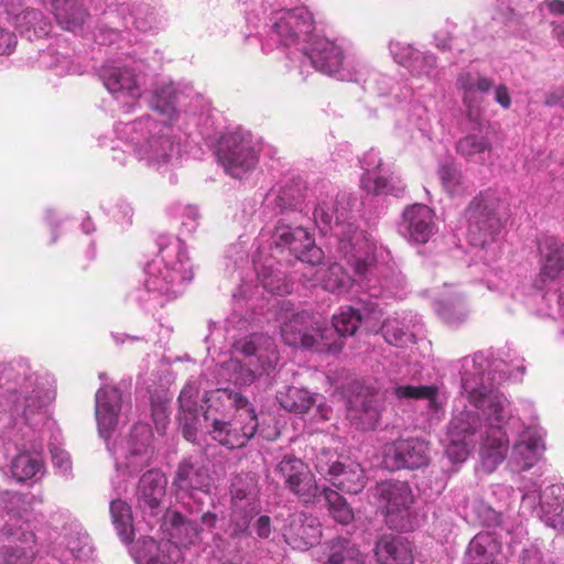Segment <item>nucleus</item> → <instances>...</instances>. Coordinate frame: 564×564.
Masks as SVG:
<instances>
[{
	"mask_svg": "<svg viewBox=\"0 0 564 564\" xmlns=\"http://www.w3.org/2000/svg\"><path fill=\"white\" fill-rule=\"evenodd\" d=\"M313 217L322 231L333 230L338 239L337 251L346 260L358 282L370 281L380 264L389 262L390 251L370 235L347 221L351 198L346 193L319 191L313 202Z\"/></svg>",
	"mask_w": 564,
	"mask_h": 564,
	"instance_id": "nucleus-1",
	"label": "nucleus"
},
{
	"mask_svg": "<svg viewBox=\"0 0 564 564\" xmlns=\"http://www.w3.org/2000/svg\"><path fill=\"white\" fill-rule=\"evenodd\" d=\"M32 497L0 490V564H33Z\"/></svg>",
	"mask_w": 564,
	"mask_h": 564,
	"instance_id": "nucleus-2",
	"label": "nucleus"
},
{
	"mask_svg": "<svg viewBox=\"0 0 564 564\" xmlns=\"http://www.w3.org/2000/svg\"><path fill=\"white\" fill-rule=\"evenodd\" d=\"M518 437L508 465L513 471L533 467L545 451V432L540 427L523 429L520 417L512 414L510 401L496 391V465L507 457L510 438Z\"/></svg>",
	"mask_w": 564,
	"mask_h": 564,
	"instance_id": "nucleus-3",
	"label": "nucleus"
},
{
	"mask_svg": "<svg viewBox=\"0 0 564 564\" xmlns=\"http://www.w3.org/2000/svg\"><path fill=\"white\" fill-rule=\"evenodd\" d=\"M0 395L12 399L13 412L32 429L54 424L48 413L53 392L44 388L29 365L0 362Z\"/></svg>",
	"mask_w": 564,
	"mask_h": 564,
	"instance_id": "nucleus-4",
	"label": "nucleus"
},
{
	"mask_svg": "<svg viewBox=\"0 0 564 564\" xmlns=\"http://www.w3.org/2000/svg\"><path fill=\"white\" fill-rule=\"evenodd\" d=\"M278 362L274 339L265 334H251L234 344L230 358L220 365L219 376L236 387H248L269 376Z\"/></svg>",
	"mask_w": 564,
	"mask_h": 564,
	"instance_id": "nucleus-5",
	"label": "nucleus"
},
{
	"mask_svg": "<svg viewBox=\"0 0 564 564\" xmlns=\"http://www.w3.org/2000/svg\"><path fill=\"white\" fill-rule=\"evenodd\" d=\"M116 133L149 166L160 169L178 160L180 145L173 141L170 128L149 116L117 124Z\"/></svg>",
	"mask_w": 564,
	"mask_h": 564,
	"instance_id": "nucleus-6",
	"label": "nucleus"
},
{
	"mask_svg": "<svg viewBox=\"0 0 564 564\" xmlns=\"http://www.w3.org/2000/svg\"><path fill=\"white\" fill-rule=\"evenodd\" d=\"M540 251L541 269L533 282L530 301L536 305L538 315L564 318V243L547 237Z\"/></svg>",
	"mask_w": 564,
	"mask_h": 564,
	"instance_id": "nucleus-7",
	"label": "nucleus"
},
{
	"mask_svg": "<svg viewBox=\"0 0 564 564\" xmlns=\"http://www.w3.org/2000/svg\"><path fill=\"white\" fill-rule=\"evenodd\" d=\"M159 245L161 258L147 265L144 288L154 296L171 301L183 293L184 283L193 279V271L181 240L176 239L165 247L162 241Z\"/></svg>",
	"mask_w": 564,
	"mask_h": 564,
	"instance_id": "nucleus-8",
	"label": "nucleus"
},
{
	"mask_svg": "<svg viewBox=\"0 0 564 564\" xmlns=\"http://www.w3.org/2000/svg\"><path fill=\"white\" fill-rule=\"evenodd\" d=\"M219 401L223 405L236 409V414L230 421L212 419V429L209 434L213 440L228 448L243 447L256 434L258 429V417L254 409L248 399L241 393L230 389H217L210 393L206 400ZM205 422L210 420L209 412L203 413Z\"/></svg>",
	"mask_w": 564,
	"mask_h": 564,
	"instance_id": "nucleus-9",
	"label": "nucleus"
},
{
	"mask_svg": "<svg viewBox=\"0 0 564 564\" xmlns=\"http://www.w3.org/2000/svg\"><path fill=\"white\" fill-rule=\"evenodd\" d=\"M383 316L381 304L378 301L361 299L360 307L350 306L341 308L340 313L333 316L332 325L318 327L322 350L327 352H339L343 348V338L351 336L360 323H364L370 330H376Z\"/></svg>",
	"mask_w": 564,
	"mask_h": 564,
	"instance_id": "nucleus-10",
	"label": "nucleus"
},
{
	"mask_svg": "<svg viewBox=\"0 0 564 564\" xmlns=\"http://www.w3.org/2000/svg\"><path fill=\"white\" fill-rule=\"evenodd\" d=\"M151 438L150 426L138 423L133 425L127 436L116 441L112 446L108 445V449L116 459L117 473L124 468L130 476H133L149 466L152 455ZM112 486L118 495L127 490L124 480L120 479V474L112 478Z\"/></svg>",
	"mask_w": 564,
	"mask_h": 564,
	"instance_id": "nucleus-11",
	"label": "nucleus"
},
{
	"mask_svg": "<svg viewBox=\"0 0 564 564\" xmlns=\"http://www.w3.org/2000/svg\"><path fill=\"white\" fill-rule=\"evenodd\" d=\"M268 28L263 50H271L275 45L301 52L313 35L314 19L305 7L279 10L271 14Z\"/></svg>",
	"mask_w": 564,
	"mask_h": 564,
	"instance_id": "nucleus-12",
	"label": "nucleus"
},
{
	"mask_svg": "<svg viewBox=\"0 0 564 564\" xmlns=\"http://www.w3.org/2000/svg\"><path fill=\"white\" fill-rule=\"evenodd\" d=\"M521 507L535 512L545 525L560 531L564 525V484H553L543 491L534 480L520 486Z\"/></svg>",
	"mask_w": 564,
	"mask_h": 564,
	"instance_id": "nucleus-13",
	"label": "nucleus"
},
{
	"mask_svg": "<svg viewBox=\"0 0 564 564\" xmlns=\"http://www.w3.org/2000/svg\"><path fill=\"white\" fill-rule=\"evenodd\" d=\"M491 364L481 355L464 359L462 390L475 408L484 415L490 414L494 406Z\"/></svg>",
	"mask_w": 564,
	"mask_h": 564,
	"instance_id": "nucleus-14",
	"label": "nucleus"
},
{
	"mask_svg": "<svg viewBox=\"0 0 564 564\" xmlns=\"http://www.w3.org/2000/svg\"><path fill=\"white\" fill-rule=\"evenodd\" d=\"M217 156L226 173L235 178H240L252 171L258 162L251 134L241 130L221 138Z\"/></svg>",
	"mask_w": 564,
	"mask_h": 564,
	"instance_id": "nucleus-15",
	"label": "nucleus"
},
{
	"mask_svg": "<svg viewBox=\"0 0 564 564\" xmlns=\"http://www.w3.org/2000/svg\"><path fill=\"white\" fill-rule=\"evenodd\" d=\"M286 217H280L272 234V243L276 249H289L301 262L308 263L311 271L323 259V250L318 248L308 231L301 225L292 226Z\"/></svg>",
	"mask_w": 564,
	"mask_h": 564,
	"instance_id": "nucleus-16",
	"label": "nucleus"
},
{
	"mask_svg": "<svg viewBox=\"0 0 564 564\" xmlns=\"http://www.w3.org/2000/svg\"><path fill=\"white\" fill-rule=\"evenodd\" d=\"M275 475L300 502L313 505L319 495V486L308 466L293 455H284L274 468Z\"/></svg>",
	"mask_w": 564,
	"mask_h": 564,
	"instance_id": "nucleus-17",
	"label": "nucleus"
},
{
	"mask_svg": "<svg viewBox=\"0 0 564 564\" xmlns=\"http://www.w3.org/2000/svg\"><path fill=\"white\" fill-rule=\"evenodd\" d=\"M376 496L386 508L387 522L391 528L400 531L412 528L409 514L414 497L408 482L399 480L381 482L376 488Z\"/></svg>",
	"mask_w": 564,
	"mask_h": 564,
	"instance_id": "nucleus-18",
	"label": "nucleus"
},
{
	"mask_svg": "<svg viewBox=\"0 0 564 564\" xmlns=\"http://www.w3.org/2000/svg\"><path fill=\"white\" fill-rule=\"evenodd\" d=\"M100 79L107 90L117 100H123L124 107L132 108L141 96L139 74L128 63L110 62L100 69Z\"/></svg>",
	"mask_w": 564,
	"mask_h": 564,
	"instance_id": "nucleus-19",
	"label": "nucleus"
},
{
	"mask_svg": "<svg viewBox=\"0 0 564 564\" xmlns=\"http://www.w3.org/2000/svg\"><path fill=\"white\" fill-rule=\"evenodd\" d=\"M281 336L285 344L323 351L317 330L318 327H322L319 319L311 316L307 312L295 313L291 308L281 313Z\"/></svg>",
	"mask_w": 564,
	"mask_h": 564,
	"instance_id": "nucleus-20",
	"label": "nucleus"
},
{
	"mask_svg": "<svg viewBox=\"0 0 564 564\" xmlns=\"http://www.w3.org/2000/svg\"><path fill=\"white\" fill-rule=\"evenodd\" d=\"M429 443L419 437L399 438L383 447V464L390 470L427 465Z\"/></svg>",
	"mask_w": 564,
	"mask_h": 564,
	"instance_id": "nucleus-21",
	"label": "nucleus"
},
{
	"mask_svg": "<svg viewBox=\"0 0 564 564\" xmlns=\"http://www.w3.org/2000/svg\"><path fill=\"white\" fill-rule=\"evenodd\" d=\"M300 53L311 62L316 70L328 76H337L343 80L346 79L343 74V51L334 42L313 34L302 46Z\"/></svg>",
	"mask_w": 564,
	"mask_h": 564,
	"instance_id": "nucleus-22",
	"label": "nucleus"
},
{
	"mask_svg": "<svg viewBox=\"0 0 564 564\" xmlns=\"http://www.w3.org/2000/svg\"><path fill=\"white\" fill-rule=\"evenodd\" d=\"M282 534L291 547L305 551L319 542L322 538L321 523L311 513L295 512L286 519Z\"/></svg>",
	"mask_w": 564,
	"mask_h": 564,
	"instance_id": "nucleus-23",
	"label": "nucleus"
},
{
	"mask_svg": "<svg viewBox=\"0 0 564 564\" xmlns=\"http://www.w3.org/2000/svg\"><path fill=\"white\" fill-rule=\"evenodd\" d=\"M398 230L402 237L413 243H426L435 232L433 210L424 204L406 207Z\"/></svg>",
	"mask_w": 564,
	"mask_h": 564,
	"instance_id": "nucleus-24",
	"label": "nucleus"
},
{
	"mask_svg": "<svg viewBox=\"0 0 564 564\" xmlns=\"http://www.w3.org/2000/svg\"><path fill=\"white\" fill-rule=\"evenodd\" d=\"M181 499L189 498L200 501L199 495L207 496L210 487V477L203 466L195 465L188 459L180 463L173 480Z\"/></svg>",
	"mask_w": 564,
	"mask_h": 564,
	"instance_id": "nucleus-25",
	"label": "nucleus"
},
{
	"mask_svg": "<svg viewBox=\"0 0 564 564\" xmlns=\"http://www.w3.org/2000/svg\"><path fill=\"white\" fill-rule=\"evenodd\" d=\"M308 189L302 181H292L279 189H271L264 198V207L278 209L281 217L286 214H301L310 209L305 200L308 197Z\"/></svg>",
	"mask_w": 564,
	"mask_h": 564,
	"instance_id": "nucleus-26",
	"label": "nucleus"
},
{
	"mask_svg": "<svg viewBox=\"0 0 564 564\" xmlns=\"http://www.w3.org/2000/svg\"><path fill=\"white\" fill-rule=\"evenodd\" d=\"M165 487L166 478L161 471L151 469L142 475L137 489V500L144 514L154 517L162 511Z\"/></svg>",
	"mask_w": 564,
	"mask_h": 564,
	"instance_id": "nucleus-27",
	"label": "nucleus"
},
{
	"mask_svg": "<svg viewBox=\"0 0 564 564\" xmlns=\"http://www.w3.org/2000/svg\"><path fill=\"white\" fill-rule=\"evenodd\" d=\"M132 555L137 564H176L182 552L169 540L156 542L152 538H141L133 546Z\"/></svg>",
	"mask_w": 564,
	"mask_h": 564,
	"instance_id": "nucleus-28",
	"label": "nucleus"
},
{
	"mask_svg": "<svg viewBox=\"0 0 564 564\" xmlns=\"http://www.w3.org/2000/svg\"><path fill=\"white\" fill-rule=\"evenodd\" d=\"M95 401L98 431L107 440L118 424L121 392L116 387L105 386L96 392Z\"/></svg>",
	"mask_w": 564,
	"mask_h": 564,
	"instance_id": "nucleus-29",
	"label": "nucleus"
},
{
	"mask_svg": "<svg viewBox=\"0 0 564 564\" xmlns=\"http://www.w3.org/2000/svg\"><path fill=\"white\" fill-rule=\"evenodd\" d=\"M180 404V424L183 436L195 442L197 429L200 425V411L203 405H198V387L194 382H188L181 391L178 397Z\"/></svg>",
	"mask_w": 564,
	"mask_h": 564,
	"instance_id": "nucleus-30",
	"label": "nucleus"
},
{
	"mask_svg": "<svg viewBox=\"0 0 564 564\" xmlns=\"http://www.w3.org/2000/svg\"><path fill=\"white\" fill-rule=\"evenodd\" d=\"M381 405L379 394H359L349 403L348 419L362 430H372L379 422Z\"/></svg>",
	"mask_w": 564,
	"mask_h": 564,
	"instance_id": "nucleus-31",
	"label": "nucleus"
},
{
	"mask_svg": "<svg viewBox=\"0 0 564 564\" xmlns=\"http://www.w3.org/2000/svg\"><path fill=\"white\" fill-rule=\"evenodd\" d=\"M381 330L387 343L404 347L415 340L421 330L420 319L415 315L388 318L382 323Z\"/></svg>",
	"mask_w": 564,
	"mask_h": 564,
	"instance_id": "nucleus-32",
	"label": "nucleus"
},
{
	"mask_svg": "<svg viewBox=\"0 0 564 564\" xmlns=\"http://www.w3.org/2000/svg\"><path fill=\"white\" fill-rule=\"evenodd\" d=\"M51 4L54 18L63 30H82L89 18L85 0H52Z\"/></svg>",
	"mask_w": 564,
	"mask_h": 564,
	"instance_id": "nucleus-33",
	"label": "nucleus"
},
{
	"mask_svg": "<svg viewBox=\"0 0 564 564\" xmlns=\"http://www.w3.org/2000/svg\"><path fill=\"white\" fill-rule=\"evenodd\" d=\"M377 561L380 564H412V546L402 536L382 535L375 547Z\"/></svg>",
	"mask_w": 564,
	"mask_h": 564,
	"instance_id": "nucleus-34",
	"label": "nucleus"
},
{
	"mask_svg": "<svg viewBox=\"0 0 564 564\" xmlns=\"http://www.w3.org/2000/svg\"><path fill=\"white\" fill-rule=\"evenodd\" d=\"M10 470L12 477L19 482L40 479L45 471L42 454L37 451L19 453L12 459Z\"/></svg>",
	"mask_w": 564,
	"mask_h": 564,
	"instance_id": "nucleus-35",
	"label": "nucleus"
},
{
	"mask_svg": "<svg viewBox=\"0 0 564 564\" xmlns=\"http://www.w3.org/2000/svg\"><path fill=\"white\" fill-rule=\"evenodd\" d=\"M256 514V508H235L231 507V513L226 533L236 551L242 549V544H248L250 539V524Z\"/></svg>",
	"mask_w": 564,
	"mask_h": 564,
	"instance_id": "nucleus-36",
	"label": "nucleus"
},
{
	"mask_svg": "<svg viewBox=\"0 0 564 564\" xmlns=\"http://www.w3.org/2000/svg\"><path fill=\"white\" fill-rule=\"evenodd\" d=\"M62 545L64 546L62 553L64 564H75V561L86 562L93 555L90 539L87 533L82 532V530L70 529L69 532L64 535Z\"/></svg>",
	"mask_w": 564,
	"mask_h": 564,
	"instance_id": "nucleus-37",
	"label": "nucleus"
},
{
	"mask_svg": "<svg viewBox=\"0 0 564 564\" xmlns=\"http://www.w3.org/2000/svg\"><path fill=\"white\" fill-rule=\"evenodd\" d=\"M258 480L254 474L237 475L231 482V503L235 508H256L258 499Z\"/></svg>",
	"mask_w": 564,
	"mask_h": 564,
	"instance_id": "nucleus-38",
	"label": "nucleus"
},
{
	"mask_svg": "<svg viewBox=\"0 0 564 564\" xmlns=\"http://www.w3.org/2000/svg\"><path fill=\"white\" fill-rule=\"evenodd\" d=\"M494 195L491 192L481 193L475 197L466 209L470 228L490 231L492 227Z\"/></svg>",
	"mask_w": 564,
	"mask_h": 564,
	"instance_id": "nucleus-39",
	"label": "nucleus"
},
{
	"mask_svg": "<svg viewBox=\"0 0 564 564\" xmlns=\"http://www.w3.org/2000/svg\"><path fill=\"white\" fill-rule=\"evenodd\" d=\"M329 481L332 485L339 490L348 494L360 492L366 485L365 471L361 466L357 463L339 464Z\"/></svg>",
	"mask_w": 564,
	"mask_h": 564,
	"instance_id": "nucleus-40",
	"label": "nucleus"
},
{
	"mask_svg": "<svg viewBox=\"0 0 564 564\" xmlns=\"http://www.w3.org/2000/svg\"><path fill=\"white\" fill-rule=\"evenodd\" d=\"M324 564H366V556L349 540L337 538L326 543Z\"/></svg>",
	"mask_w": 564,
	"mask_h": 564,
	"instance_id": "nucleus-41",
	"label": "nucleus"
},
{
	"mask_svg": "<svg viewBox=\"0 0 564 564\" xmlns=\"http://www.w3.org/2000/svg\"><path fill=\"white\" fill-rule=\"evenodd\" d=\"M361 188L369 195H392L399 197L403 195L405 185L401 178L394 175L384 176L381 174H364L361 177Z\"/></svg>",
	"mask_w": 564,
	"mask_h": 564,
	"instance_id": "nucleus-42",
	"label": "nucleus"
},
{
	"mask_svg": "<svg viewBox=\"0 0 564 564\" xmlns=\"http://www.w3.org/2000/svg\"><path fill=\"white\" fill-rule=\"evenodd\" d=\"M394 395L399 400H426L431 412L437 413L442 406L440 390L436 386H397L393 389Z\"/></svg>",
	"mask_w": 564,
	"mask_h": 564,
	"instance_id": "nucleus-43",
	"label": "nucleus"
},
{
	"mask_svg": "<svg viewBox=\"0 0 564 564\" xmlns=\"http://www.w3.org/2000/svg\"><path fill=\"white\" fill-rule=\"evenodd\" d=\"M524 360L514 351H500L496 358V380L500 382H520L525 373Z\"/></svg>",
	"mask_w": 564,
	"mask_h": 564,
	"instance_id": "nucleus-44",
	"label": "nucleus"
},
{
	"mask_svg": "<svg viewBox=\"0 0 564 564\" xmlns=\"http://www.w3.org/2000/svg\"><path fill=\"white\" fill-rule=\"evenodd\" d=\"M318 274L316 279L322 288L329 292H346L350 288L354 279L344 267L339 263H332L327 268H321L312 273V275Z\"/></svg>",
	"mask_w": 564,
	"mask_h": 564,
	"instance_id": "nucleus-45",
	"label": "nucleus"
},
{
	"mask_svg": "<svg viewBox=\"0 0 564 564\" xmlns=\"http://www.w3.org/2000/svg\"><path fill=\"white\" fill-rule=\"evenodd\" d=\"M276 399L283 409L295 413H306L316 403L313 393L299 387H286L278 392Z\"/></svg>",
	"mask_w": 564,
	"mask_h": 564,
	"instance_id": "nucleus-46",
	"label": "nucleus"
},
{
	"mask_svg": "<svg viewBox=\"0 0 564 564\" xmlns=\"http://www.w3.org/2000/svg\"><path fill=\"white\" fill-rule=\"evenodd\" d=\"M494 535L491 532H479L470 541L465 564H492Z\"/></svg>",
	"mask_w": 564,
	"mask_h": 564,
	"instance_id": "nucleus-47",
	"label": "nucleus"
},
{
	"mask_svg": "<svg viewBox=\"0 0 564 564\" xmlns=\"http://www.w3.org/2000/svg\"><path fill=\"white\" fill-rule=\"evenodd\" d=\"M109 509L112 523L122 542L128 543L132 541L133 527L131 507L121 499H112Z\"/></svg>",
	"mask_w": 564,
	"mask_h": 564,
	"instance_id": "nucleus-48",
	"label": "nucleus"
},
{
	"mask_svg": "<svg viewBox=\"0 0 564 564\" xmlns=\"http://www.w3.org/2000/svg\"><path fill=\"white\" fill-rule=\"evenodd\" d=\"M258 274V279L264 290L272 294H285L290 292V285L286 282L285 274L273 268V263L258 265L257 260L253 261Z\"/></svg>",
	"mask_w": 564,
	"mask_h": 564,
	"instance_id": "nucleus-49",
	"label": "nucleus"
},
{
	"mask_svg": "<svg viewBox=\"0 0 564 564\" xmlns=\"http://www.w3.org/2000/svg\"><path fill=\"white\" fill-rule=\"evenodd\" d=\"M318 497H323L326 501L329 514L334 518L335 521L341 524H348L354 519V512L345 498L340 496L337 491L324 487L322 490L319 489Z\"/></svg>",
	"mask_w": 564,
	"mask_h": 564,
	"instance_id": "nucleus-50",
	"label": "nucleus"
},
{
	"mask_svg": "<svg viewBox=\"0 0 564 564\" xmlns=\"http://www.w3.org/2000/svg\"><path fill=\"white\" fill-rule=\"evenodd\" d=\"M404 286L405 280L401 272L391 271L383 276L379 286L375 284L368 285L367 292L369 297L378 299L383 295L394 297L400 295Z\"/></svg>",
	"mask_w": 564,
	"mask_h": 564,
	"instance_id": "nucleus-51",
	"label": "nucleus"
},
{
	"mask_svg": "<svg viewBox=\"0 0 564 564\" xmlns=\"http://www.w3.org/2000/svg\"><path fill=\"white\" fill-rule=\"evenodd\" d=\"M153 108L163 116L172 119L178 106V98L172 85L162 87L154 93Z\"/></svg>",
	"mask_w": 564,
	"mask_h": 564,
	"instance_id": "nucleus-52",
	"label": "nucleus"
},
{
	"mask_svg": "<svg viewBox=\"0 0 564 564\" xmlns=\"http://www.w3.org/2000/svg\"><path fill=\"white\" fill-rule=\"evenodd\" d=\"M435 57L431 54L415 51L408 69L413 76L433 78L436 74Z\"/></svg>",
	"mask_w": 564,
	"mask_h": 564,
	"instance_id": "nucleus-53",
	"label": "nucleus"
},
{
	"mask_svg": "<svg viewBox=\"0 0 564 564\" xmlns=\"http://www.w3.org/2000/svg\"><path fill=\"white\" fill-rule=\"evenodd\" d=\"M458 84L464 89V101L469 105L476 93H485L490 89L491 83L487 78L465 74L459 76Z\"/></svg>",
	"mask_w": 564,
	"mask_h": 564,
	"instance_id": "nucleus-54",
	"label": "nucleus"
},
{
	"mask_svg": "<svg viewBox=\"0 0 564 564\" xmlns=\"http://www.w3.org/2000/svg\"><path fill=\"white\" fill-rule=\"evenodd\" d=\"M435 311L448 324L460 322L465 317L464 305L459 300L437 301L435 303Z\"/></svg>",
	"mask_w": 564,
	"mask_h": 564,
	"instance_id": "nucleus-55",
	"label": "nucleus"
},
{
	"mask_svg": "<svg viewBox=\"0 0 564 564\" xmlns=\"http://www.w3.org/2000/svg\"><path fill=\"white\" fill-rule=\"evenodd\" d=\"M341 462L338 460L337 454L328 448H322L315 457L314 466L318 474L324 477H327L328 480L335 473V470L339 469V464Z\"/></svg>",
	"mask_w": 564,
	"mask_h": 564,
	"instance_id": "nucleus-56",
	"label": "nucleus"
},
{
	"mask_svg": "<svg viewBox=\"0 0 564 564\" xmlns=\"http://www.w3.org/2000/svg\"><path fill=\"white\" fill-rule=\"evenodd\" d=\"M440 180L447 193L451 195L458 194L460 187V172L449 164H443L438 169Z\"/></svg>",
	"mask_w": 564,
	"mask_h": 564,
	"instance_id": "nucleus-57",
	"label": "nucleus"
},
{
	"mask_svg": "<svg viewBox=\"0 0 564 564\" xmlns=\"http://www.w3.org/2000/svg\"><path fill=\"white\" fill-rule=\"evenodd\" d=\"M486 150L490 151L488 143L480 137L467 135L457 144V151L465 156L481 154Z\"/></svg>",
	"mask_w": 564,
	"mask_h": 564,
	"instance_id": "nucleus-58",
	"label": "nucleus"
},
{
	"mask_svg": "<svg viewBox=\"0 0 564 564\" xmlns=\"http://www.w3.org/2000/svg\"><path fill=\"white\" fill-rule=\"evenodd\" d=\"M41 64L47 68L54 69L57 75L67 73L69 68L68 58L53 50H48L41 55Z\"/></svg>",
	"mask_w": 564,
	"mask_h": 564,
	"instance_id": "nucleus-59",
	"label": "nucleus"
},
{
	"mask_svg": "<svg viewBox=\"0 0 564 564\" xmlns=\"http://www.w3.org/2000/svg\"><path fill=\"white\" fill-rule=\"evenodd\" d=\"M50 453L53 466L61 475L68 477L72 473V460L69 454L62 447L54 444L50 445Z\"/></svg>",
	"mask_w": 564,
	"mask_h": 564,
	"instance_id": "nucleus-60",
	"label": "nucleus"
},
{
	"mask_svg": "<svg viewBox=\"0 0 564 564\" xmlns=\"http://www.w3.org/2000/svg\"><path fill=\"white\" fill-rule=\"evenodd\" d=\"M389 51L397 63L408 68V64L411 62L416 50L410 44L400 41H390Z\"/></svg>",
	"mask_w": 564,
	"mask_h": 564,
	"instance_id": "nucleus-61",
	"label": "nucleus"
},
{
	"mask_svg": "<svg viewBox=\"0 0 564 564\" xmlns=\"http://www.w3.org/2000/svg\"><path fill=\"white\" fill-rule=\"evenodd\" d=\"M20 22L28 25L29 29L44 31L45 21L41 11L35 9H26L18 15Z\"/></svg>",
	"mask_w": 564,
	"mask_h": 564,
	"instance_id": "nucleus-62",
	"label": "nucleus"
},
{
	"mask_svg": "<svg viewBox=\"0 0 564 564\" xmlns=\"http://www.w3.org/2000/svg\"><path fill=\"white\" fill-rule=\"evenodd\" d=\"M153 22H155L154 9L139 6L135 10V26L141 31H147L152 28Z\"/></svg>",
	"mask_w": 564,
	"mask_h": 564,
	"instance_id": "nucleus-63",
	"label": "nucleus"
},
{
	"mask_svg": "<svg viewBox=\"0 0 564 564\" xmlns=\"http://www.w3.org/2000/svg\"><path fill=\"white\" fill-rule=\"evenodd\" d=\"M361 165L365 170L364 174H378L379 169L382 165L379 152L376 150H370L367 152L361 160Z\"/></svg>",
	"mask_w": 564,
	"mask_h": 564,
	"instance_id": "nucleus-64",
	"label": "nucleus"
}]
</instances>
